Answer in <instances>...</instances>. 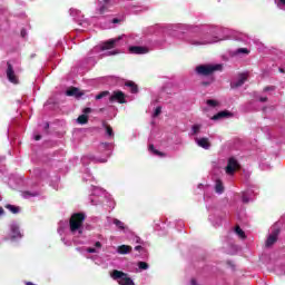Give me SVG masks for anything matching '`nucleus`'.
<instances>
[{"label": "nucleus", "instance_id": "obj_1", "mask_svg": "<svg viewBox=\"0 0 285 285\" xmlns=\"http://www.w3.org/2000/svg\"><path fill=\"white\" fill-rule=\"evenodd\" d=\"M86 222V214L83 213H75L71 215L69 219V228L71 233H79L81 235L83 230V223Z\"/></svg>", "mask_w": 285, "mask_h": 285}, {"label": "nucleus", "instance_id": "obj_2", "mask_svg": "<svg viewBox=\"0 0 285 285\" xmlns=\"http://www.w3.org/2000/svg\"><path fill=\"white\" fill-rule=\"evenodd\" d=\"M222 65H199L196 67V72L200 75V77H210V75L222 71Z\"/></svg>", "mask_w": 285, "mask_h": 285}, {"label": "nucleus", "instance_id": "obj_3", "mask_svg": "<svg viewBox=\"0 0 285 285\" xmlns=\"http://www.w3.org/2000/svg\"><path fill=\"white\" fill-rule=\"evenodd\" d=\"M112 279H119L118 284L119 285H135V282H132V278L128 276L127 273H124L118 269H114L111 273Z\"/></svg>", "mask_w": 285, "mask_h": 285}, {"label": "nucleus", "instance_id": "obj_4", "mask_svg": "<svg viewBox=\"0 0 285 285\" xmlns=\"http://www.w3.org/2000/svg\"><path fill=\"white\" fill-rule=\"evenodd\" d=\"M110 104H128L126 100V94L121 90H115L109 96Z\"/></svg>", "mask_w": 285, "mask_h": 285}, {"label": "nucleus", "instance_id": "obj_5", "mask_svg": "<svg viewBox=\"0 0 285 285\" xmlns=\"http://www.w3.org/2000/svg\"><path fill=\"white\" fill-rule=\"evenodd\" d=\"M7 79L11 83H19V78H17V75H14V68L10 62H7Z\"/></svg>", "mask_w": 285, "mask_h": 285}, {"label": "nucleus", "instance_id": "obj_6", "mask_svg": "<svg viewBox=\"0 0 285 285\" xmlns=\"http://www.w3.org/2000/svg\"><path fill=\"white\" fill-rule=\"evenodd\" d=\"M66 97H75V99H80V97H83V91H81L77 87H69L65 91Z\"/></svg>", "mask_w": 285, "mask_h": 285}, {"label": "nucleus", "instance_id": "obj_7", "mask_svg": "<svg viewBox=\"0 0 285 285\" xmlns=\"http://www.w3.org/2000/svg\"><path fill=\"white\" fill-rule=\"evenodd\" d=\"M239 168V163L235 158H229L227 166L225 168L227 175H234L235 170Z\"/></svg>", "mask_w": 285, "mask_h": 285}, {"label": "nucleus", "instance_id": "obj_8", "mask_svg": "<svg viewBox=\"0 0 285 285\" xmlns=\"http://www.w3.org/2000/svg\"><path fill=\"white\" fill-rule=\"evenodd\" d=\"M90 112H92V109L91 108H85L83 109V114L80 115L78 118H77V124H79L80 126H86V124H88L89 121V115Z\"/></svg>", "mask_w": 285, "mask_h": 285}, {"label": "nucleus", "instance_id": "obj_9", "mask_svg": "<svg viewBox=\"0 0 285 285\" xmlns=\"http://www.w3.org/2000/svg\"><path fill=\"white\" fill-rule=\"evenodd\" d=\"M277 237H279V229H274L265 242L266 248H271V246L276 244L277 243Z\"/></svg>", "mask_w": 285, "mask_h": 285}, {"label": "nucleus", "instance_id": "obj_10", "mask_svg": "<svg viewBox=\"0 0 285 285\" xmlns=\"http://www.w3.org/2000/svg\"><path fill=\"white\" fill-rule=\"evenodd\" d=\"M98 8L96 9V12L98 14H106V12H109V9L112 4H110L109 2H105V1H99L98 2Z\"/></svg>", "mask_w": 285, "mask_h": 285}, {"label": "nucleus", "instance_id": "obj_11", "mask_svg": "<svg viewBox=\"0 0 285 285\" xmlns=\"http://www.w3.org/2000/svg\"><path fill=\"white\" fill-rule=\"evenodd\" d=\"M119 39L121 38L107 40L106 42L102 43L101 50H112V48H115L119 42Z\"/></svg>", "mask_w": 285, "mask_h": 285}, {"label": "nucleus", "instance_id": "obj_12", "mask_svg": "<svg viewBox=\"0 0 285 285\" xmlns=\"http://www.w3.org/2000/svg\"><path fill=\"white\" fill-rule=\"evenodd\" d=\"M125 88H128L131 95H137V92H139V86L132 80L125 81Z\"/></svg>", "mask_w": 285, "mask_h": 285}, {"label": "nucleus", "instance_id": "obj_13", "mask_svg": "<svg viewBox=\"0 0 285 285\" xmlns=\"http://www.w3.org/2000/svg\"><path fill=\"white\" fill-rule=\"evenodd\" d=\"M129 52H131V55H147L148 48L140 46H131L129 47Z\"/></svg>", "mask_w": 285, "mask_h": 285}, {"label": "nucleus", "instance_id": "obj_14", "mask_svg": "<svg viewBox=\"0 0 285 285\" xmlns=\"http://www.w3.org/2000/svg\"><path fill=\"white\" fill-rule=\"evenodd\" d=\"M228 117H233V112L228 110L219 111L218 114L212 117L213 121H219V119H226Z\"/></svg>", "mask_w": 285, "mask_h": 285}, {"label": "nucleus", "instance_id": "obj_15", "mask_svg": "<svg viewBox=\"0 0 285 285\" xmlns=\"http://www.w3.org/2000/svg\"><path fill=\"white\" fill-rule=\"evenodd\" d=\"M196 142L197 146H199L200 148H204L205 150H208L210 148V140H208V138L204 137V138H196Z\"/></svg>", "mask_w": 285, "mask_h": 285}, {"label": "nucleus", "instance_id": "obj_16", "mask_svg": "<svg viewBox=\"0 0 285 285\" xmlns=\"http://www.w3.org/2000/svg\"><path fill=\"white\" fill-rule=\"evenodd\" d=\"M247 80H248V73H240L238 77V80L234 82V88L242 87V85L246 83Z\"/></svg>", "mask_w": 285, "mask_h": 285}, {"label": "nucleus", "instance_id": "obj_17", "mask_svg": "<svg viewBox=\"0 0 285 285\" xmlns=\"http://www.w3.org/2000/svg\"><path fill=\"white\" fill-rule=\"evenodd\" d=\"M132 247L130 245H120L118 247L119 255H128V253H131Z\"/></svg>", "mask_w": 285, "mask_h": 285}, {"label": "nucleus", "instance_id": "obj_18", "mask_svg": "<svg viewBox=\"0 0 285 285\" xmlns=\"http://www.w3.org/2000/svg\"><path fill=\"white\" fill-rule=\"evenodd\" d=\"M215 191L218 195H222L224 193V183H222V180H216V185H215Z\"/></svg>", "mask_w": 285, "mask_h": 285}, {"label": "nucleus", "instance_id": "obj_19", "mask_svg": "<svg viewBox=\"0 0 285 285\" xmlns=\"http://www.w3.org/2000/svg\"><path fill=\"white\" fill-rule=\"evenodd\" d=\"M235 233L236 235H238V237H240V239H246V233L243 232L242 227H239V225H237L235 227Z\"/></svg>", "mask_w": 285, "mask_h": 285}, {"label": "nucleus", "instance_id": "obj_20", "mask_svg": "<svg viewBox=\"0 0 285 285\" xmlns=\"http://www.w3.org/2000/svg\"><path fill=\"white\" fill-rule=\"evenodd\" d=\"M4 208H7V210H10L13 215H17V213H19V207L14 206V205H6Z\"/></svg>", "mask_w": 285, "mask_h": 285}, {"label": "nucleus", "instance_id": "obj_21", "mask_svg": "<svg viewBox=\"0 0 285 285\" xmlns=\"http://www.w3.org/2000/svg\"><path fill=\"white\" fill-rule=\"evenodd\" d=\"M114 224L115 226H117V228H119L120 230H126V225H124V222L115 218L114 219Z\"/></svg>", "mask_w": 285, "mask_h": 285}, {"label": "nucleus", "instance_id": "obj_22", "mask_svg": "<svg viewBox=\"0 0 285 285\" xmlns=\"http://www.w3.org/2000/svg\"><path fill=\"white\" fill-rule=\"evenodd\" d=\"M104 126L106 128V132H107L108 137H115V132L112 131V127H110V125H106V122H104Z\"/></svg>", "mask_w": 285, "mask_h": 285}, {"label": "nucleus", "instance_id": "obj_23", "mask_svg": "<svg viewBox=\"0 0 285 285\" xmlns=\"http://www.w3.org/2000/svg\"><path fill=\"white\" fill-rule=\"evenodd\" d=\"M207 106H210L212 108H217L219 106V102L217 100L209 99L206 101Z\"/></svg>", "mask_w": 285, "mask_h": 285}, {"label": "nucleus", "instance_id": "obj_24", "mask_svg": "<svg viewBox=\"0 0 285 285\" xmlns=\"http://www.w3.org/2000/svg\"><path fill=\"white\" fill-rule=\"evenodd\" d=\"M110 95V91H101L100 94H98L96 96V99L99 100V99H104V97H108Z\"/></svg>", "mask_w": 285, "mask_h": 285}, {"label": "nucleus", "instance_id": "obj_25", "mask_svg": "<svg viewBox=\"0 0 285 285\" xmlns=\"http://www.w3.org/2000/svg\"><path fill=\"white\" fill-rule=\"evenodd\" d=\"M193 135H199V130H202V125H194L191 127Z\"/></svg>", "mask_w": 285, "mask_h": 285}, {"label": "nucleus", "instance_id": "obj_26", "mask_svg": "<svg viewBox=\"0 0 285 285\" xmlns=\"http://www.w3.org/2000/svg\"><path fill=\"white\" fill-rule=\"evenodd\" d=\"M138 267L140 268V271H148V263L139 262Z\"/></svg>", "mask_w": 285, "mask_h": 285}, {"label": "nucleus", "instance_id": "obj_27", "mask_svg": "<svg viewBox=\"0 0 285 285\" xmlns=\"http://www.w3.org/2000/svg\"><path fill=\"white\" fill-rule=\"evenodd\" d=\"M238 55H249L250 51L246 48H239L237 49Z\"/></svg>", "mask_w": 285, "mask_h": 285}, {"label": "nucleus", "instance_id": "obj_28", "mask_svg": "<svg viewBox=\"0 0 285 285\" xmlns=\"http://www.w3.org/2000/svg\"><path fill=\"white\" fill-rule=\"evenodd\" d=\"M12 233L14 234V237H21V232H19V227H13Z\"/></svg>", "mask_w": 285, "mask_h": 285}, {"label": "nucleus", "instance_id": "obj_29", "mask_svg": "<svg viewBox=\"0 0 285 285\" xmlns=\"http://www.w3.org/2000/svg\"><path fill=\"white\" fill-rule=\"evenodd\" d=\"M215 81V79L210 78V80L208 81H203L202 86H204L205 88H208V86H210V83H213Z\"/></svg>", "mask_w": 285, "mask_h": 285}, {"label": "nucleus", "instance_id": "obj_30", "mask_svg": "<svg viewBox=\"0 0 285 285\" xmlns=\"http://www.w3.org/2000/svg\"><path fill=\"white\" fill-rule=\"evenodd\" d=\"M37 193L24 191L23 197H37Z\"/></svg>", "mask_w": 285, "mask_h": 285}, {"label": "nucleus", "instance_id": "obj_31", "mask_svg": "<svg viewBox=\"0 0 285 285\" xmlns=\"http://www.w3.org/2000/svg\"><path fill=\"white\" fill-rule=\"evenodd\" d=\"M161 115V108H156L153 117H159Z\"/></svg>", "mask_w": 285, "mask_h": 285}, {"label": "nucleus", "instance_id": "obj_32", "mask_svg": "<svg viewBox=\"0 0 285 285\" xmlns=\"http://www.w3.org/2000/svg\"><path fill=\"white\" fill-rule=\"evenodd\" d=\"M154 153V155H157L158 157H165L166 156V154H164V153H161V151H159V150H154L153 151Z\"/></svg>", "mask_w": 285, "mask_h": 285}, {"label": "nucleus", "instance_id": "obj_33", "mask_svg": "<svg viewBox=\"0 0 285 285\" xmlns=\"http://www.w3.org/2000/svg\"><path fill=\"white\" fill-rule=\"evenodd\" d=\"M273 90H275V87H273V86H268V87L264 88V92H268V91H273Z\"/></svg>", "mask_w": 285, "mask_h": 285}, {"label": "nucleus", "instance_id": "obj_34", "mask_svg": "<svg viewBox=\"0 0 285 285\" xmlns=\"http://www.w3.org/2000/svg\"><path fill=\"white\" fill-rule=\"evenodd\" d=\"M20 35L23 39H26L28 31H26V29H21Z\"/></svg>", "mask_w": 285, "mask_h": 285}, {"label": "nucleus", "instance_id": "obj_35", "mask_svg": "<svg viewBox=\"0 0 285 285\" xmlns=\"http://www.w3.org/2000/svg\"><path fill=\"white\" fill-rule=\"evenodd\" d=\"M248 202H249L248 196L243 195V203L244 204H248Z\"/></svg>", "mask_w": 285, "mask_h": 285}, {"label": "nucleus", "instance_id": "obj_36", "mask_svg": "<svg viewBox=\"0 0 285 285\" xmlns=\"http://www.w3.org/2000/svg\"><path fill=\"white\" fill-rule=\"evenodd\" d=\"M111 23H121V20L118 19V18H114V19L111 20Z\"/></svg>", "mask_w": 285, "mask_h": 285}, {"label": "nucleus", "instance_id": "obj_37", "mask_svg": "<svg viewBox=\"0 0 285 285\" xmlns=\"http://www.w3.org/2000/svg\"><path fill=\"white\" fill-rule=\"evenodd\" d=\"M87 253H97V249H95L94 247H89V248L87 249Z\"/></svg>", "mask_w": 285, "mask_h": 285}, {"label": "nucleus", "instance_id": "obj_38", "mask_svg": "<svg viewBox=\"0 0 285 285\" xmlns=\"http://www.w3.org/2000/svg\"><path fill=\"white\" fill-rule=\"evenodd\" d=\"M258 101L265 102V101H268V98H267V97H261V98L258 99Z\"/></svg>", "mask_w": 285, "mask_h": 285}, {"label": "nucleus", "instance_id": "obj_39", "mask_svg": "<svg viewBox=\"0 0 285 285\" xmlns=\"http://www.w3.org/2000/svg\"><path fill=\"white\" fill-rule=\"evenodd\" d=\"M50 128V124H48V122H46L45 124V130H46V132H48V129Z\"/></svg>", "mask_w": 285, "mask_h": 285}, {"label": "nucleus", "instance_id": "obj_40", "mask_svg": "<svg viewBox=\"0 0 285 285\" xmlns=\"http://www.w3.org/2000/svg\"><path fill=\"white\" fill-rule=\"evenodd\" d=\"M149 150L151 151V153H155V145H149Z\"/></svg>", "mask_w": 285, "mask_h": 285}, {"label": "nucleus", "instance_id": "obj_41", "mask_svg": "<svg viewBox=\"0 0 285 285\" xmlns=\"http://www.w3.org/2000/svg\"><path fill=\"white\" fill-rule=\"evenodd\" d=\"M135 250H144V247L141 245H138L135 247Z\"/></svg>", "mask_w": 285, "mask_h": 285}, {"label": "nucleus", "instance_id": "obj_42", "mask_svg": "<svg viewBox=\"0 0 285 285\" xmlns=\"http://www.w3.org/2000/svg\"><path fill=\"white\" fill-rule=\"evenodd\" d=\"M40 139H41V135H36V136H35V140H36V141H40Z\"/></svg>", "mask_w": 285, "mask_h": 285}, {"label": "nucleus", "instance_id": "obj_43", "mask_svg": "<svg viewBox=\"0 0 285 285\" xmlns=\"http://www.w3.org/2000/svg\"><path fill=\"white\" fill-rule=\"evenodd\" d=\"M95 246L96 248H101V242H96Z\"/></svg>", "mask_w": 285, "mask_h": 285}, {"label": "nucleus", "instance_id": "obj_44", "mask_svg": "<svg viewBox=\"0 0 285 285\" xmlns=\"http://www.w3.org/2000/svg\"><path fill=\"white\" fill-rule=\"evenodd\" d=\"M278 71L282 72V73L285 72L284 68H279Z\"/></svg>", "mask_w": 285, "mask_h": 285}, {"label": "nucleus", "instance_id": "obj_45", "mask_svg": "<svg viewBox=\"0 0 285 285\" xmlns=\"http://www.w3.org/2000/svg\"><path fill=\"white\" fill-rule=\"evenodd\" d=\"M0 215H3V207H0Z\"/></svg>", "mask_w": 285, "mask_h": 285}, {"label": "nucleus", "instance_id": "obj_46", "mask_svg": "<svg viewBox=\"0 0 285 285\" xmlns=\"http://www.w3.org/2000/svg\"><path fill=\"white\" fill-rule=\"evenodd\" d=\"M105 3H109L110 4V1L111 0H102Z\"/></svg>", "mask_w": 285, "mask_h": 285}, {"label": "nucleus", "instance_id": "obj_47", "mask_svg": "<svg viewBox=\"0 0 285 285\" xmlns=\"http://www.w3.org/2000/svg\"><path fill=\"white\" fill-rule=\"evenodd\" d=\"M279 2H281L283 6H285V0H279Z\"/></svg>", "mask_w": 285, "mask_h": 285}]
</instances>
